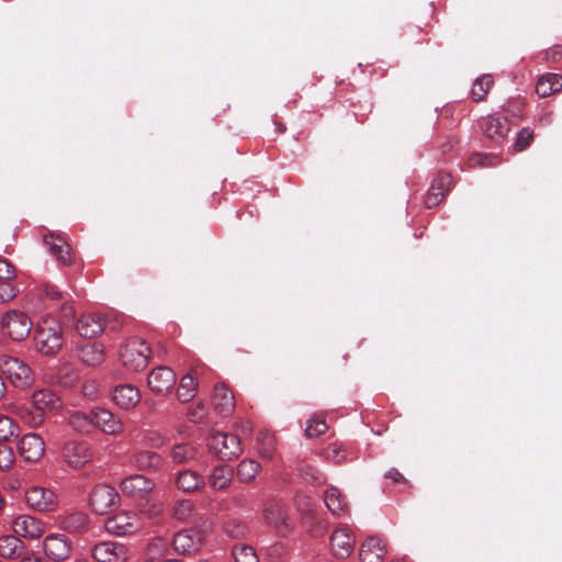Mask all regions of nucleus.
<instances>
[{"label": "nucleus", "mask_w": 562, "mask_h": 562, "mask_svg": "<svg viewBox=\"0 0 562 562\" xmlns=\"http://www.w3.org/2000/svg\"><path fill=\"white\" fill-rule=\"evenodd\" d=\"M150 357V346L139 337H130L120 345L119 360L130 371L145 370L149 364Z\"/></svg>", "instance_id": "1"}, {"label": "nucleus", "mask_w": 562, "mask_h": 562, "mask_svg": "<svg viewBox=\"0 0 562 562\" xmlns=\"http://www.w3.org/2000/svg\"><path fill=\"white\" fill-rule=\"evenodd\" d=\"M37 350L45 356L56 353L63 346L61 325L55 321L43 322L35 334Z\"/></svg>", "instance_id": "2"}, {"label": "nucleus", "mask_w": 562, "mask_h": 562, "mask_svg": "<svg viewBox=\"0 0 562 562\" xmlns=\"http://www.w3.org/2000/svg\"><path fill=\"white\" fill-rule=\"evenodd\" d=\"M0 326L3 335L13 341H22L29 337L33 324L26 313L11 310L3 314Z\"/></svg>", "instance_id": "3"}, {"label": "nucleus", "mask_w": 562, "mask_h": 562, "mask_svg": "<svg viewBox=\"0 0 562 562\" xmlns=\"http://www.w3.org/2000/svg\"><path fill=\"white\" fill-rule=\"evenodd\" d=\"M0 370L19 389L29 387L34 381L31 368L19 358L0 356Z\"/></svg>", "instance_id": "4"}, {"label": "nucleus", "mask_w": 562, "mask_h": 562, "mask_svg": "<svg viewBox=\"0 0 562 562\" xmlns=\"http://www.w3.org/2000/svg\"><path fill=\"white\" fill-rule=\"evenodd\" d=\"M263 520L267 526L285 537L291 530V520L283 502L278 498H269L262 508Z\"/></svg>", "instance_id": "5"}, {"label": "nucleus", "mask_w": 562, "mask_h": 562, "mask_svg": "<svg viewBox=\"0 0 562 562\" xmlns=\"http://www.w3.org/2000/svg\"><path fill=\"white\" fill-rule=\"evenodd\" d=\"M210 450L218 459L231 461L243 453L241 440L238 436L227 432H216L209 442Z\"/></svg>", "instance_id": "6"}, {"label": "nucleus", "mask_w": 562, "mask_h": 562, "mask_svg": "<svg viewBox=\"0 0 562 562\" xmlns=\"http://www.w3.org/2000/svg\"><path fill=\"white\" fill-rule=\"evenodd\" d=\"M103 413V408L91 409L88 413L74 412L68 417V424L74 430L80 434H91L97 429L104 431Z\"/></svg>", "instance_id": "7"}, {"label": "nucleus", "mask_w": 562, "mask_h": 562, "mask_svg": "<svg viewBox=\"0 0 562 562\" xmlns=\"http://www.w3.org/2000/svg\"><path fill=\"white\" fill-rule=\"evenodd\" d=\"M64 461L72 469H79L92 460V452L83 441L69 440L61 448Z\"/></svg>", "instance_id": "8"}, {"label": "nucleus", "mask_w": 562, "mask_h": 562, "mask_svg": "<svg viewBox=\"0 0 562 562\" xmlns=\"http://www.w3.org/2000/svg\"><path fill=\"white\" fill-rule=\"evenodd\" d=\"M13 532L25 539H40L45 532V524L30 515H19L11 521Z\"/></svg>", "instance_id": "9"}, {"label": "nucleus", "mask_w": 562, "mask_h": 562, "mask_svg": "<svg viewBox=\"0 0 562 562\" xmlns=\"http://www.w3.org/2000/svg\"><path fill=\"white\" fill-rule=\"evenodd\" d=\"M18 452L23 461L35 463L40 461L45 453V442L37 434H26L18 442Z\"/></svg>", "instance_id": "10"}, {"label": "nucleus", "mask_w": 562, "mask_h": 562, "mask_svg": "<svg viewBox=\"0 0 562 562\" xmlns=\"http://www.w3.org/2000/svg\"><path fill=\"white\" fill-rule=\"evenodd\" d=\"M27 505L38 512H50L57 506L56 494L48 488L32 486L25 492Z\"/></svg>", "instance_id": "11"}, {"label": "nucleus", "mask_w": 562, "mask_h": 562, "mask_svg": "<svg viewBox=\"0 0 562 562\" xmlns=\"http://www.w3.org/2000/svg\"><path fill=\"white\" fill-rule=\"evenodd\" d=\"M130 463L142 472H158L164 467V458L153 450L135 449L130 456Z\"/></svg>", "instance_id": "12"}, {"label": "nucleus", "mask_w": 562, "mask_h": 562, "mask_svg": "<svg viewBox=\"0 0 562 562\" xmlns=\"http://www.w3.org/2000/svg\"><path fill=\"white\" fill-rule=\"evenodd\" d=\"M480 127L483 134L495 144H502L510 131L507 117L496 115L483 119Z\"/></svg>", "instance_id": "13"}, {"label": "nucleus", "mask_w": 562, "mask_h": 562, "mask_svg": "<svg viewBox=\"0 0 562 562\" xmlns=\"http://www.w3.org/2000/svg\"><path fill=\"white\" fill-rule=\"evenodd\" d=\"M45 554L54 561H64L70 557L71 542L59 533H52L45 537L43 541Z\"/></svg>", "instance_id": "14"}, {"label": "nucleus", "mask_w": 562, "mask_h": 562, "mask_svg": "<svg viewBox=\"0 0 562 562\" xmlns=\"http://www.w3.org/2000/svg\"><path fill=\"white\" fill-rule=\"evenodd\" d=\"M175 383L176 374L166 366L153 369L147 378L149 389L158 395L168 393L173 387Z\"/></svg>", "instance_id": "15"}, {"label": "nucleus", "mask_w": 562, "mask_h": 562, "mask_svg": "<svg viewBox=\"0 0 562 562\" xmlns=\"http://www.w3.org/2000/svg\"><path fill=\"white\" fill-rule=\"evenodd\" d=\"M355 548V537L346 526L336 528L330 537V549L338 559L348 558Z\"/></svg>", "instance_id": "16"}, {"label": "nucleus", "mask_w": 562, "mask_h": 562, "mask_svg": "<svg viewBox=\"0 0 562 562\" xmlns=\"http://www.w3.org/2000/svg\"><path fill=\"white\" fill-rule=\"evenodd\" d=\"M44 244L48 246L49 252L58 262L64 266L71 263V248L63 235L48 233L44 236Z\"/></svg>", "instance_id": "17"}, {"label": "nucleus", "mask_w": 562, "mask_h": 562, "mask_svg": "<svg viewBox=\"0 0 562 562\" xmlns=\"http://www.w3.org/2000/svg\"><path fill=\"white\" fill-rule=\"evenodd\" d=\"M202 542L201 531L198 529H184L173 536V548L181 554L193 553L199 550Z\"/></svg>", "instance_id": "18"}, {"label": "nucleus", "mask_w": 562, "mask_h": 562, "mask_svg": "<svg viewBox=\"0 0 562 562\" xmlns=\"http://www.w3.org/2000/svg\"><path fill=\"white\" fill-rule=\"evenodd\" d=\"M451 186V177L448 173H440L436 177L425 195V205L428 209L437 206L446 196Z\"/></svg>", "instance_id": "19"}, {"label": "nucleus", "mask_w": 562, "mask_h": 562, "mask_svg": "<svg viewBox=\"0 0 562 562\" xmlns=\"http://www.w3.org/2000/svg\"><path fill=\"white\" fill-rule=\"evenodd\" d=\"M139 400V391L132 384H120L112 391L113 403L123 411L134 408Z\"/></svg>", "instance_id": "20"}, {"label": "nucleus", "mask_w": 562, "mask_h": 562, "mask_svg": "<svg viewBox=\"0 0 562 562\" xmlns=\"http://www.w3.org/2000/svg\"><path fill=\"white\" fill-rule=\"evenodd\" d=\"M136 517L134 514L122 513L114 516L108 515V533L125 536L136 530Z\"/></svg>", "instance_id": "21"}, {"label": "nucleus", "mask_w": 562, "mask_h": 562, "mask_svg": "<svg viewBox=\"0 0 562 562\" xmlns=\"http://www.w3.org/2000/svg\"><path fill=\"white\" fill-rule=\"evenodd\" d=\"M104 328V319L93 313L82 315L76 326L78 334L85 338H94L103 333Z\"/></svg>", "instance_id": "22"}, {"label": "nucleus", "mask_w": 562, "mask_h": 562, "mask_svg": "<svg viewBox=\"0 0 562 562\" xmlns=\"http://www.w3.org/2000/svg\"><path fill=\"white\" fill-rule=\"evenodd\" d=\"M26 552V546L21 537L3 535L0 537V557L9 560H19Z\"/></svg>", "instance_id": "23"}, {"label": "nucleus", "mask_w": 562, "mask_h": 562, "mask_svg": "<svg viewBox=\"0 0 562 562\" xmlns=\"http://www.w3.org/2000/svg\"><path fill=\"white\" fill-rule=\"evenodd\" d=\"M154 487V482L143 474H133L121 481V490L128 495H144Z\"/></svg>", "instance_id": "24"}, {"label": "nucleus", "mask_w": 562, "mask_h": 562, "mask_svg": "<svg viewBox=\"0 0 562 562\" xmlns=\"http://www.w3.org/2000/svg\"><path fill=\"white\" fill-rule=\"evenodd\" d=\"M213 405L221 415H228L235 408L234 394L225 384H216L213 390Z\"/></svg>", "instance_id": "25"}, {"label": "nucleus", "mask_w": 562, "mask_h": 562, "mask_svg": "<svg viewBox=\"0 0 562 562\" xmlns=\"http://www.w3.org/2000/svg\"><path fill=\"white\" fill-rule=\"evenodd\" d=\"M324 502L328 510L336 517H344L349 513V505L337 487H329L325 491Z\"/></svg>", "instance_id": "26"}, {"label": "nucleus", "mask_w": 562, "mask_h": 562, "mask_svg": "<svg viewBox=\"0 0 562 562\" xmlns=\"http://www.w3.org/2000/svg\"><path fill=\"white\" fill-rule=\"evenodd\" d=\"M384 553L385 549L381 539L376 537H369L361 544L359 559L361 562H382Z\"/></svg>", "instance_id": "27"}, {"label": "nucleus", "mask_w": 562, "mask_h": 562, "mask_svg": "<svg viewBox=\"0 0 562 562\" xmlns=\"http://www.w3.org/2000/svg\"><path fill=\"white\" fill-rule=\"evenodd\" d=\"M32 405L46 415L59 406V397L48 389L37 390L32 395Z\"/></svg>", "instance_id": "28"}, {"label": "nucleus", "mask_w": 562, "mask_h": 562, "mask_svg": "<svg viewBox=\"0 0 562 562\" xmlns=\"http://www.w3.org/2000/svg\"><path fill=\"white\" fill-rule=\"evenodd\" d=\"M79 357L88 366H100L105 361L104 345L89 342L80 348Z\"/></svg>", "instance_id": "29"}, {"label": "nucleus", "mask_w": 562, "mask_h": 562, "mask_svg": "<svg viewBox=\"0 0 562 562\" xmlns=\"http://www.w3.org/2000/svg\"><path fill=\"white\" fill-rule=\"evenodd\" d=\"M562 89V76L559 74H547L541 76L536 85V93L540 98H547Z\"/></svg>", "instance_id": "30"}, {"label": "nucleus", "mask_w": 562, "mask_h": 562, "mask_svg": "<svg viewBox=\"0 0 562 562\" xmlns=\"http://www.w3.org/2000/svg\"><path fill=\"white\" fill-rule=\"evenodd\" d=\"M233 468L226 464L215 467L209 475V483L214 490H225L233 480Z\"/></svg>", "instance_id": "31"}, {"label": "nucleus", "mask_w": 562, "mask_h": 562, "mask_svg": "<svg viewBox=\"0 0 562 562\" xmlns=\"http://www.w3.org/2000/svg\"><path fill=\"white\" fill-rule=\"evenodd\" d=\"M198 456V448L190 442H180L172 446L170 458L177 464H182L194 460Z\"/></svg>", "instance_id": "32"}, {"label": "nucleus", "mask_w": 562, "mask_h": 562, "mask_svg": "<svg viewBox=\"0 0 562 562\" xmlns=\"http://www.w3.org/2000/svg\"><path fill=\"white\" fill-rule=\"evenodd\" d=\"M204 483L203 477L194 471L183 470L179 472L176 479V485L183 492H193L202 486Z\"/></svg>", "instance_id": "33"}, {"label": "nucleus", "mask_w": 562, "mask_h": 562, "mask_svg": "<svg viewBox=\"0 0 562 562\" xmlns=\"http://www.w3.org/2000/svg\"><path fill=\"white\" fill-rule=\"evenodd\" d=\"M60 527L70 533L83 532L87 528V516L83 513L68 514L63 518Z\"/></svg>", "instance_id": "34"}, {"label": "nucleus", "mask_w": 562, "mask_h": 562, "mask_svg": "<svg viewBox=\"0 0 562 562\" xmlns=\"http://www.w3.org/2000/svg\"><path fill=\"white\" fill-rule=\"evenodd\" d=\"M198 390V381L195 378H193L191 374H186L181 378L178 390H177V396L178 400L182 403L190 402Z\"/></svg>", "instance_id": "35"}, {"label": "nucleus", "mask_w": 562, "mask_h": 562, "mask_svg": "<svg viewBox=\"0 0 562 562\" xmlns=\"http://www.w3.org/2000/svg\"><path fill=\"white\" fill-rule=\"evenodd\" d=\"M19 417L32 428H37L43 425L46 415L32 406H21L16 411Z\"/></svg>", "instance_id": "36"}, {"label": "nucleus", "mask_w": 562, "mask_h": 562, "mask_svg": "<svg viewBox=\"0 0 562 562\" xmlns=\"http://www.w3.org/2000/svg\"><path fill=\"white\" fill-rule=\"evenodd\" d=\"M260 469L261 467L256 460L245 459L237 465L236 474L241 482L249 483L255 480Z\"/></svg>", "instance_id": "37"}, {"label": "nucleus", "mask_w": 562, "mask_h": 562, "mask_svg": "<svg viewBox=\"0 0 562 562\" xmlns=\"http://www.w3.org/2000/svg\"><path fill=\"white\" fill-rule=\"evenodd\" d=\"M493 78L491 75H482L476 78L471 88V95L475 102L484 100L487 92L493 87Z\"/></svg>", "instance_id": "38"}, {"label": "nucleus", "mask_w": 562, "mask_h": 562, "mask_svg": "<svg viewBox=\"0 0 562 562\" xmlns=\"http://www.w3.org/2000/svg\"><path fill=\"white\" fill-rule=\"evenodd\" d=\"M20 434V426L11 417L0 414V442H8Z\"/></svg>", "instance_id": "39"}, {"label": "nucleus", "mask_w": 562, "mask_h": 562, "mask_svg": "<svg viewBox=\"0 0 562 562\" xmlns=\"http://www.w3.org/2000/svg\"><path fill=\"white\" fill-rule=\"evenodd\" d=\"M258 450L262 458L272 459L276 451V437L269 431H261L257 437Z\"/></svg>", "instance_id": "40"}, {"label": "nucleus", "mask_w": 562, "mask_h": 562, "mask_svg": "<svg viewBox=\"0 0 562 562\" xmlns=\"http://www.w3.org/2000/svg\"><path fill=\"white\" fill-rule=\"evenodd\" d=\"M324 457L336 464H340L347 460V449L344 443L335 441L324 449Z\"/></svg>", "instance_id": "41"}, {"label": "nucleus", "mask_w": 562, "mask_h": 562, "mask_svg": "<svg viewBox=\"0 0 562 562\" xmlns=\"http://www.w3.org/2000/svg\"><path fill=\"white\" fill-rule=\"evenodd\" d=\"M194 512V505L191 501L183 499L178 501L172 507V516L173 518L180 521L189 520Z\"/></svg>", "instance_id": "42"}, {"label": "nucleus", "mask_w": 562, "mask_h": 562, "mask_svg": "<svg viewBox=\"0 0 562 562\" xmlns=\"http://www.w3.org/2000/svg\"><path fill=\"white\" fill-rule=\"evenodd\" d=\"M38 294L42 300L50 303H58L64 299V293L54 284L43 283L38 286Z\"/></svg>", "instance_id": "43"}, {"label": "nucleus", "mask_w": 562, "mask_h": 562, "mask_svg": "<svg viewBox=\"0 0 562 562\" xmlns=\"http://www.w3.org/2000/svg\"><path fill=\"white\" fill-rule=\"evenodd\" d=\"M127 557L128 552L124 544L108 541V562H125Z\"/></svg>", "instance_id": "44"}, {"label": "nucleus", "mask_w": 562, "mask_h": 562, "mask_svg": "<svg viewBox=\"0 0 562 562\" xmlns=\"http://www.w3.org/2000/svg\"><path fill=\"white\" fill-rule=\"evenodd\" d=\"M235 562H259L255 549L250 546H235L233 550Z\"/></svg>", "instance_id": "45"}, {"label": "nucleus", "mask_w": 562, "mask_h": 562, "mask_svg": "<svg viewBox=\"0 0 562 562\" xmlns=\"http://www.w3.org/2000/svg\"><path fill=\"white\" fill-rule=\"evenodd\" d=\"M327 429H328V426H327L325 419L313 417L307 420V425L305 428V435L308 438H316V437L325 434Z\"/></svg>", "instance_id": "46"}, {"label": "nucleus", "mask_w": 562, "mask_h": 562, "mask_svg": "<svg viewBox=\"0 0 562 562\" xmlns=\"http://www.w3.org/2000/svg\"><path fill=\"white\" fill-rule=\"evenodd\" d=\"M19 292L16 281H0V304L12 301Z\"/></svg>", "instance_id": "47"}, {"label": "nucleus", "mask_w": 562, "mask_h": 562, "mask_svg": "<svg viewBox=\"0 0 562 562\" xmlns=\"http://www.w3.org/2000/svg\"><path fill=\"white\" fill-rule=\"evenodd\" d=\"M533 140V131L529 127H524L516 136L514 148L516 151L527 149Z\"/></svg>", "instance_id": "48"}, {"label": "nucleus", "mask_w": 562, "mask_h": 562, "mask_svg": "<svg viewBox=\"0 0 562 562\" xmlns=\"http://www.w3.org/2000/svg\"><path fill=\"white\" fill-rule=\"evenodd\" d=\"M15 461L12 448L7 442H0V470H9Z\"/></svg>", "instance_id": "49"}, {"label": "nucleus", "mask_w": 562, "mask_h": 562, "mask_svg": "<svg viewBox=\"0 0 562 562\" xmlns=\"http://www.w3.org/2000/svg\"><path fill=\"white\" fill-rule=\"evenodd\" d=\"M248 507V497L244 492H234L226 499V509H244Z\"/></svg>", "instance_id": "50"}, {"label": "nucleus", "mask_w": 562, "mask_h": 562, "mask_svg": "<svg viewBox=\"0 0 562 562\" xmlns=\"http://www.w3.org/2000/svg\"><path fill=\"white\" fill-rule=\"evenodd\" d=\"M0 281H16L14 267L4 258L0 257Z\"/></svg>", "instance_id": "51"}, {"label": "nucleus", "mask_w": 562, "mask_h": 562, "mask_svg": "<svg viewBox=\"0 0 562 562\" xmlns=\"http://www.w3.org/2000/svg\"><path fill=\"white\" fill-rule=\"evenodd\" d=\"M125 321L126 317L122 313L108 308V327L110 326L112 330L121 329L124 326Z\"/></svg>", "instance_id": "52"}, {"label": "nucleus", "mask_w": 562, "mask_h": 562, "mask_svg": "<svg viewBox=\"0 0 562 562\" xmlns=\"http://www.w3.org/2000/svg\"><path fill=\"white\" fill-rule=\"evenodd\" d=\"M123 429L122 420L108 411V435H120L123 432Z\"/></svg>", "instance_id": "53"}, {"label": "nucleus", "mask_w": 562, "mask_h": 562, "mask_svg": "<svg viewBox=\"0 0 562 562\" xmlns=\"http://www.w3.org/2000/svg\"><path fill=\"white\" fill-rule=\"evenodd\" d=\"M224 530L229 537L238 538L245 533V526L233 520L225 524Z\"/></svg>", "instance_id": "54"}, {"label": "nucleus", "mask_w": 562, "mask_h": 562, "mask_svg": "<svg viewBox=\"0 0 562 562\" xmlns=\"http://www.w3.org/2000/svg\"><path fill=\"white\" fill-rule=\"evenodd\" d=\"M206 416V407L203 403H199L195 407L189 412L190 420L193 423H200Z\"/></svg>", "instance_id": "55"}, {"label": "nucleus", "mask_w": 562, "mask_h": 562, "mask_svg": "<svg viewBox=\"0 0 562 562\" xmlns=\"http://www.w3.org/2000/svg\"><path fill=\"white\" fill-rule=\"evenodd\" d=\"M146 443L153 448H159L165 443V439L155 431H148L144 435Z\"/></svg>", "instance_id": "56"}, {"label": "nucleus", "mask_w": 562, "mask_h": 562, "mask_svg": "<svg viewBox=\"0 0 562 562\" xmlns=\"http://www.w3.org/2000/svg\"><path fill=\"white\" fill-rule=\"evenodd\" d=\"M469 164L473 167H486L491 165V158L481 154H475L470 157Z\"/></svg>", "instance_id": "57"}, {"label": "nucleus", "mask_w": 562, "mask_h": 562, "mask_svg": "<svg viewBox=\"0 0 562 562\" xmlns=\"http://www.w3.org/2000/svg\"><path fill=\"white\" fill-rule=\"evenodd\" d=\"M384 476L394 483H406L404 475L395 468L390 469Z\"/></svg>", "instance_id": "58"}, {"label": "nucleus", "mask_w": 562, "mask_h": 562, "mask_svg": "<svg viewBox=\"0 0 562 562\" xmlns=\"http://www.w3.org/2000/svg\"><path fill=\"white\" fill-rule=\"evenodd\" d=\"M92 557L97 562H105V544H95L92 550Z\"/></svg>", "instance_id": "59"}, {"label": "nucleus", "mask_w": 562, "mask_h": 562, "mask_svg": "<svg viewBox=\"0 0 562 562\" xmlns=\"http://www.w3.org/2000/svg\"><path fill=\"white\" fill-rule=\"evenodd\" d=\"M20 562H46V560L35 552L26 551L21 558Z\"/></svg>", "instance_id": "60"}, {"label": "nucleus", "mask_w": 562, "mask_h": 562, "mask_svg": "<svg viewBox=\"0 0 562 562\" xmlns=\"http://www.w3.org/2000/svg\"><path fill=\"white\" fill-rule=\"evenodd\" d=\"M102 494H103V488H102V486H97V487L92 491L91 496H90V505L92 506V508H93L95 512H98V513H100V514H103V510H102V509H100V510H99V509L95 507V502H97V497H98V496H100V497H101V496H102Z\"/></svg>", "instance_id": "61"}, {"label": "nucleus", "mask_w": 562, "mask_h": 562, "mask_svg": "<svg viewBox=\"0 0 562 562\" xmlns=\"http://www.w3.org/2000/svg\"><path fill=\"white\" fill-rule=\"evenodd\" d=\"M108 504L113 505L119 502L120 495L114 487L108 485Z\"/></svg>", "instance_id": "62"}, {"label": "nucleus", "mask_w": 562, "mask_h": 562, "mask_svg": "<svg viewBox=\"0 0 562 562\" xmlns=\"http://www.w3.org/2000/svg\"><path fill=\"white\" fill-rule=\"evenodd\" d=\"M5 394H7V385L4 383L2 375L0 374V401L5 397Z\"/></svg>", "instance_id": "63"}, {"label": "nucleus", "mask_w": 562, "mask_h": 562, "mask_svg": "<svg viewBox=\"0 0 562 562\" xmlns=\"http://www.w3.org/2000/svg\"><path fill=\"white\" fill-rule=\"evenodd\" d=\"M276 125H277V131H278L279 133H284V132H285L286 127H285V125H284V124H282V123H276Z\"/></svg>", "instance_id": "64"}]
</instances>
